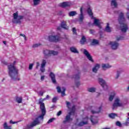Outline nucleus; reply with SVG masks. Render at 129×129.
<instances>
[{"label": "nucleus", "mask_w": 129, "mask_h": 129, "mask_svg": "<svg viewBox=\"0 0 129 129\" xmlns=\"http://www.w3.org/2000/svg\"><path fill=\"white\" fill-rule=\"evenodd\" d=\"M102 67L103 69H108V68H111V67H112V66L109 65V64H102Z\"/></svg>", "instance_id": "obj_27"}, {"label": "nucleus", "mask_w": 129, "mask_h": 129, "mask_svg": "<svg viewBox=\"0 0 129 129\" xmlns=\"http://www.w3.org/2000/svg\"><path fill=\"white\" fill-rule=\"evenodd\" d=\"M86 42V39L85 36H83L81 40V43L84 44Z\"/></svg>", "instance_id": "obj_35"}, {"label": "nucleus", "mask_w": 129, "mask_h": 129, "mask_svg": "<svg viewBox=\"0 0 129 129\" xmlns=\"http://www.w3.org/2000/svg\"><path fill=\"white\" fill-rule=\"evenodd\" d=\"M49 98H50V96L49 95H47L46 98H44V99H39L38 104L40 105L41 114V115H39L37 118H36L31 124L27 125V129H31V128H33V127L36 126V125H39L41 121H43L44 116L46 115V112L45 103H44L43 101L44 100L48 99Z\"/></svg>", "instance_id": "obj_1"}, {"label": "nucleus", "mask_w": 129, "mask_h": 129, "mask_svg": "<svg viewBox=\"0 0 129 129\" xmlns=\"http://www.w3.org/2000/svg\"><path fill=\"white\" fill-rule=\"evenodd\" d=\"M94 24H95V25L99 27V28H101V23L100 22L99 19H94Z\"/></svg>", "instance_id": "obj_20"}, {"label": "nucleus", "mask_w": 129, "mask_h": 129, "mask_svg": "<svg viewBox=\"0 0 129 129\" xmlns=\"http://www.w3.org/2000/svg\"><path fill=\"white\" fill-rule=\"evenodd\" d=\"M44 79H45V76H41V80L42 81H43V80H44Z\"/></svg>", "instance_id": "obj_55"}, {"label": "nucleus", "mask_w": 129, "mask_h": 129, "mask_svg": "<svg viewBox=\"0 0 129 129\" xmlns=\"http://www.w3.org/2000/svg\"><path fill=\"white\" fill-rule=\"evenodd\" d=\"M61 113H62V111H58V112H57V116H60V115H61Z\"/></svg>", "instance_id": "obj_53"}, {"label": "nucleus", "mask_w": 129, "mask_h": 129, "mask_svg": "<svg viewBox=\"0 0 129 129\" xmlns=\"http://www.w3.org/2000/svg\"><path fill=\"white\" fill-rule=\"evenodd\" d=\"M61 38L60 35H50L48 36V39L50 42H58V41H60Z\"/></svg>", "instance_id": "obj_5"}, {"label": "nucleus", "mask_w": 129, "mask_h": 129, "mask_svg": "<svg viewBox=\"0 0 129 129\" xmlns=\"http://www.w3.org/2000/svg\"><path fill=\"white\" fill-rule=\"evenodd\" d=\"M13 16H14V20H13V23L21 24V20L23 19V16H18V14L17 13H14Z\"/></svg>", "instance_id": "obj_7"}, {"label": "nucleus", "mask_w": 129, "mask_h": 129, "mask_svg": "<svg viewBox=\"0 0 129 129\" xmlns=\"http://www.w3.org/2000/svg\"><path fill=\"white\" fill-rule=\"evenodd\" d=\"M111 4L112 6H114V7H116V6H117V4L116 0H112L111 1Z\"/></svg>", "instance_id": "obj_34"}, {"label": "nucleus", "mask_w": 129, "mask_h": 129, "mask_svg": "<svg viewBox=\"0 0 129 129\" xmlns=\"http://www.w3.org/2000/svg\"><path fill=\"white\" fill-rule=\"evenodd\" d=\"M57 92L58 93H60L61 92V89L60 87H59V86L57 87Z\"/></svg>", "instance_id": "obj_47"}, {"label": "nucleus", "mask_w": 129, "mask_h": 129, "mask_svg": "<svg viewBox=\"0 0 129 129\" xmlns=\"http://www.w3.org/2000/svg\"><path fill=\"white\" fill-rule=\"evenodd\" d=\"M103 129H110V128L106 127V128H103Z\"/></svg>", "instance_id": "obj_60"}, {"label": "nucleus", "mask_w": 129, "mask_h": 129, "mask_svg": "<svg viewBox=\"0 0 129 129\" xmlns=\"http://www.w3.org/2000/svg\"><path fill=\"white\" fill-rule=\"evenodd\" d=\"M98 81L99 84L101 85V86L102 87V88H103L104 90H107V89H108V86L106 82H105V81H104L103 79H102V78H99L98 79Z\"/></svg>", "instance_id": "obj_10"}, {"label": "nucleus", "mask_w": 129, "mask_h": 129, "mask_svg": "<svg viewBox=\"0 0 129 129\" xmlns=\"http://www.w3.org/2000/svg\"><path fill=\"white\" fill-rule=\"evenodd\" d=\"M41 0H33L34 5H38Z\"/></svg>", "instance_id": "obj_38"}, {"label": "nucleus", "mask_w": 129, "mask_h": 129, "mask_svg": "<svg viewBox=\"0 0 129 129\" xmlns=\"http://www.w3.org/2000/svg\"><path fill=\"white\" fill-rule=\"evenodd\" d=\"M3 127L4 129H12V126H9L7 122H5L3 124Z\"/></svg>", "instance_id": "obj_24"}, {"label": "nucleus", "mask_w": 129, "mask_h": 129, "mask_svg": "<svg viewBox=\"0 0 129 129\" xmlns=\"http://www.w3.org/2000/svg\"><path fill=\"white\" fill-rule=\"evenodd\" d=\"M90 120L93 124H96L98 122V118L95 116H91Z\"/></svg>", "instance_id": "obj_19"}, {"label": "nucleus", "mask_w": 129, "mask_h": 129, "mask_svg": "<svg viewBox=\"0 0 129 129\" xmlns=\"http://www.w3.org/2000/svg\"><path fill=\"white\" fill-rule=\"evenodd\" d=\"M87 12L91 17H93V14L91 7L88 8Z\"/></svg>", "instance_id": "obj_25"}, {"label": "nucleus", "mask_w": 129, "mask_h": 129, "mask_svg": "<svg viewBox=\"0 0 129 129\" xmlns=\"http://www.w3.org/2000/svg\"><path fill=\"white\" fill-rule=\"evenodd\" d=\"M43 54L44 55V57L45 58H47L48 57H50L51 55H58V52L57 51H54V50H44Z\"/></svg>", "instance_id": "obj_4"}, {"label": "nucleus", "mask_w": 129, "mask_h": 129, "mask_svg": "<svg viewBox=\"0 0 129 129\" xmlns=\"http://www.w3.org/2000/svg\"><path fill=\"white\" fill-rule=\"evenodd\" d=\"M62 91L61 92V96H64L65 95L66 88L64 87H62Z\"/></svg>", "instance_id": "obj_40"}, {"label": "nucleus", "mask_w": 129, "mask_h": 129, "mask_svg": "<svg viewBox=\"0 0 129 129\" xmlns=\"http://www.w3.org/2000/svg\"><path fill=\"white\" fill-rule=\"evenodd\" d=\"M83 53L84 54V55H85L88 60H90V61H91V62L94 61L91 54L89 53L88 50H87L86 49H84Z\"/></svg>", "instance_id": "obj_11"}, {"label": "nucleus", "mask_w": 129, "mask_h": 129, "mask_svg": "<svg viewBox=\"0 0 129 129\" xmlns=\"http://www.w3.org/2000/svg\"><path fill=\"white\" fill-rule=\"evenodd\" d=\"M75 106H73V109L71 112H70L68 115H67L66 119L63 121V123H67V122H70V121H72L73 119L71 118V115H74L75 114Z\"/></svg>", "instance_id": "obj_6"}, {"label": "nucleus", "mask_w": 129, "mask_h": 129, "mask_svg": "<svg viewBox=\"0 0 129 129\" xmlns=\"http://www.w3.org/2000/svg\"><path fill=\"white\" fill-rule=\"evenodd\" d=\"M123 124L125 126H129V117H128L126 119V122L123 123Z\"/></svg>", "instance_id": "obj_37"}, {"label": "nucleus", "mask_w": 129, "mask_h": 129, "mask_svg": "<svg viewBox=\"0 0 129 129\" xmlns=\"http://www.w3.org/2000/svg\"><path fill=\"white\" fill-rule=\"evenodd\" d=\"M96 90V88H95V87H91L90 88L88 89V91H89V92H92V93H93V92H95Z\"/></svg>", "instance_id": "obj_30"}, {"label": "nucleus", "mask_w": 129, "mask_h": 129, "mask_svg": "<svg viewBox=\"0 0 129 129\" xmlns=\"http://www.w3.org/2000/svg\"><path fill=\"white\" fill-rule=\"evenodd\" d=\"M118 21L120 24L121 31L123 32H126L128 29V27L127 24H124V22H125L126 20L124 16V13L122 12H120V13L119 14Z\"/></svg>", "instance_id": "obj_3"}, {"label": "nucleus", "mask_w": 129, "mask_h": 129, "mask_svg": "<svg viewBox=\"0 0 129 129\" xmlns=\"http://www.w3.org/2000/svg\"><path fill=\"white\" fill-rule=\"evenodd\" d=\"M10 123L11 124H16V123H17V122H14V121H13V120H11L10 121Z\"/></svg>", "instance_id": "obj_51"}, {"label": "nucleus", "mask_w": 129, "mask_h": 129, "mask_svg": "<svg viewBox=\"0 0 129 129\" xmlns=\"http://www.w3.org/2000/svg\"><path fill=\"white\" fill-rule=\"evenodd\" d=\"M116 116L117 114H115V113H111L110 114H109V117L112 119H114L115 117Z\"/></svg>", "instance_id": "obj_32"}, {"label": "nucleus", "mask_w": 129, "mask_h": 129, "mask_svg": "<svg viewBox=\"0 0 129 129\" xmlns=\"http://www.w3.org/2000/svg\"><path fill=\"white\" fill-rule=\"evenodd\" d=\"M110 45L113 50H116L117 49L119 46V43L118 42H116V41L114 42H110Z\"/></svg>", "instance_id": "obj_13"}, {"label": "nucleus", "mask_w": 129, "mask_h": 129, "mask_svg": "<svg viewBox=\"0 0 129 129\" xmlns=\"http://www.w3.org/2000/svg\"><path fill=\"white\" fill-rule=\"evenodd\" d=\"M88 119H89V117L88 116L86 117L84 119L85 121H82V122H80V123L78 124V126H84V125H86V124L88 123Z\"/></svg>", "instance_id": "obj_14"}, {"label": "nucleus", "mask_w": 129, "mask_h": 129, "mask_svg": "<svg viewBox=\"0 0 129 129\" xmlns=\"http://www.w3.org/2000/svg\"><path fill=\"white\" fill-rule=\"evenodd\" d=\"M66 104L68 108L70 109L71 108V105L70 102H68V101H66Z\"/></svg>", "instance_id": "obj_41"}, {"label": "nucleus", "mask_w": 129, "mask_h": 129, "mask_svg": "<svg viewBox=\"0 0 129 129\" xmlns=\"http://www.w3.org/2000/svg\"><path fill=\"white\" fill-rule=\"evenodd\" d=\"M102 106H99L97 108H95L94 106L91 107V112L92 114H98L101 113L102 111Z\"/></svg>", "instance_id": "obj_9"}, {"label": "nucleus", "mask_w": 129, "mask_h": 129, "mask_svg": "<svg viewBox=\"0 0 129 129\" xmlns=\"http://www.w3.org/2000/svg\"><path fill=\"white\" fill-rule=\"evenodd\" d=\"M72 30H73V32L74 33V34H76L77 30H76V28H75V27H74V28H73Z\"/></svg>", "instance_id": "obj_49"}, {"label": "nucleus", "mask_w": 129, "mask_h": 129, "mask_svg": "<svg viewBox=\"0 0 129 129\" xmlns=\"http://www.w3.org/2000/svg\"><path fill=\"white\" fill-rule=\"evenodd\" d=\"M20 36H22L23 37H24L25 40H26L27 37L26 35H25V34H20Z\"/></svg>", "instance_id": "obj_48"}, {"label": "nucleus", "mask_w": 129, "mask_h": 129, "mask_svg": "<svg viewBox=\"0 0 129 129\" xmlns=\"http://www.w3.org/2000/svg\"><path fill=\"white\" fill-rule=\"evenodd\" d=\"M59 5L60 7L64 8L71 6V4L70 2H63L62 3H60Z\"/></svg>", "instance_id": "obj_17"}, {"label": "nucleus", "mask_w": 129, "mask_h": 129, "mask_svg": "<svg viewBox=\"0 0 129 129\" xmlns=\"http://www.w3.org/2000/svg\"><path fill=\"white\" fill-rule=\"evenodd\" d=\"M3 43H4V44H5V45H6V41H3Z\"/></svg>", "instance_id": "obj_57"}, {"label": "nucleus", "mask_w": 129, "mask_h": 129, "mask_svg": "<svg viewBox=\"0 0 129 129\" xmlns=\"http://www.w3.org/2000/svg\"><path fill=\"white\" fill-rule=\"evenodd\" d=\"M15 64H16V61H14V64L8 66L9 74L12 80L19 81L20 78H18V70L15 66Z\"/></svg>", "instance_id": "obj_2"}, {"label": "nucleus", "mask_w": 129, "mask_h": 129, "mask_svg": "<svg viewBox=\"0 0 129 129\" xmlns=\"http://www.w3.org/2000/svg\"><path fill=\"white\" fill-rule=\"evenodd\" d=\"M74 78H75V83L77 87H79L81 85L80 82L79 81L80 78V75L79 74H77L74 77Z\"/></svg>", "instance_id": "obj_12"}, {"label": "nucleus", "mask_w": 129, "mask_h": 129, "mask_svg": "<svg viewBox=\"0 0 129 129\" xmlns=\"http://www.w3.org/2000/svg\"><path fill=\"white\" fill-rule=\"evenodd\" d=\"M115 124L116 126H118L119 127H121L122 126L121 123L119 121H117Z\"/></svg>", "instance_id": "obj_39"}, {"label": "nucleus", "mask_w": 129, "mask_h": 129, "mask_svg": "<svg viewBox=\"0 0 129 129\" xmlns=\"http://www.w3.org/2000/svg\"><path fill=\"white\" fill-rule=\"evenodd\" d=\"M77 12L76 11H71V12H69V16L70 17H73L75 16V15H77Z\"/></svg>", "instance_id": "obj_29"}, {"label": "nucleus", "mask_w": 129, "mask_h": 129, "mask_svg": "<svg viewBox=\"0 0 129 129\" xmlns=\"http://www.w3.org/2000/svg\"><path fill=\"white\" fill-rule=\"evenodd\" d=\"M33 65H34V64H33V63L29 64V70H32V68L33 67Z\"/></svg>", "instance_id": "obj_46"}, {"label": "nucleus", "mask_w": 129, "mask_h": 129, "mask_svg": "<svg viewBox=\"0 0 129 129\" xmlns=\"http://www.w3.org/2000/svg\"><path fill=\"white\" fill-rule=\"evenodd\" d=\"M121 73V71H117L116 72V74L115 76V79H118L119 77H120V76Z\"/></svg>", "instance_id": "obj_28"}, {"label": "nucleus", "mask_w": 129, "mask_h": 129, "mask_svg": "<svg viewBox=\"0 0 129 129\" xmlns=\"http://www.w3.org/2000/svg\"><path fill=\"white\" fill-rule=\"evenodd\" d=\"M122 39H123L122 37H120L119 38H117V40H122Z\"/></svg>", "instance_id": "obj_56"}, {"label": "nucleus", "mask_w": 129, "mask_h": 129, "mask_svg": "<svg viewBox=\"0 0 129 129\" xmlns=\"http://www.w3.org/2000/svg\"><path fill=\"white\" fill-rule=\"evenodd\" d=\"M54 120H55V118H51V119H49V120H48L47 122L48 124H49L50 123H52V122H53Z\"/></svg>", "instance_id": "obj_42"}, {"label": "nucleus", "mask_w": 129, "mask_h": 129, "mask_svg": "<svg viewBox=\"0 0 129 129\" xmlns=\"http://www.w3.org/2000/svg\"><path fill=\"white\" fill-rule=\"evenodd\" d=\"M105 30L106 32H111V28H110V27H109V23H107V26L106 27V28L105 29Z\"/></svg>", "instance_id": "obj_31"}, {"label": "nucleus", "mask_w": 129, "mask_h": 129, "mask_svg": "<svg viewBox=\"0 0 129 129\" xmlns=\"http://www.w3.org/2000/svg\"><path fill=\"white\" fill-rule=\"evenodd\" d=\"M39 94V95L43 96L44 95V92H42V91H40Z\"/></svg>", "instance_id": "obj_50"}, {"label": "nucleus", "mask_w": 129, "mask_h": 129, "mask_svg": "<svg viewBox=\"0 0 129 129\" xmlns=\"http://www.w3.org/2000/svg\"><path fill=\"white\" fill-rule=\"evenodd\" d=\"M57 100V97H54V98H52V101L53 102V103H55V102H56Z\"/></svg>", "instance_id": "obj_45"}, {"label": "nucleus", "mask_w": 129, "mask_h": 129, "mask_svg": "<svg viewBox=\"0 0 129 129\" xmlns=\"http://www.w3.org/2000/svg\"><path fill=\"white\" fill-rule=\"evenodd\" d=\"M40 66V63L39 62H37L36 63V69H38V67Z\"/></svg>", "instance_id": "obj_54"}, {"label": "nucleus", "mask_w": 129, "mask_h": 129, "mask_svg": "<svg viewBox=\"0 0 129 129\" xmlns=\"http://www.w3.org/2000/svg\"><path fill=\"white\" fill-rule=\"evenodd\" d=\"M16 100L18 103H22L23 100L22 97H16Z\"/></svg>", "instance_id": "obj_33"}, {"label": "nucleus", "mask_w": 129, "mask_h": 129, "mask_svg": "<svg viewBox=\"0 0 129 129\" xmlns=\"http://www.w3.org/2000/svg\"><path fill=\"white\" fill-rule=\"evenodd\" d=\"M61 28H63L64 29H66V30H68L69 27L66 25V22L65 21H62V22H61Z\"/></svg>", "instance_id": "obj_26"}, {"label": "nucleus", "mask_w": 129, "mask_h": 129, "mask_svg": "<svg viewBox=\"0 0 129 129\" xmlns=\"http://www.w3.org/2000/svg\"><path fill=\"white\" fill-rule=\"evenodd\" d=\"M115 95H116L115 92H112L111 95H110L109 97V101H112V100H113V98H114V96Z\"/></svg>", "instance_id": "obj_23"}, {"label": "nucleus", "mask_w": 129, "mask_h": 129, "mask_svg": "<svg viewBox=\"0 0 129 129\" xmlns=\"http://www.w3.org/2000/svg\"><path fill=\"white\" fill-rule=\"evenodd\" d=\"M80 13H81V14L79 18V22L80 23H82L84 19V16L83 14V7H81L80 9Z\"/></svg>", "instance_id": "obj_16"}, {"label": "nucleus", "mask_w": 129, "mask_h": 129, "mask_svg": "<svg viewBox=\"0 0 129 129\" xmlns=\"http://www.w3.org/2000/svg\"><path fill=\"white\" fill-rule=\"evenodd\" d=\"M47 62L46 61V60L43 59L42 60L41 64V68H40V71H41V72L43 73L45 72V66Z\"/></svg>", "instance_id": "obj_15"}, {"label": "nucleus", "mask_w": 129, "mask_h": 129, "mask_svg": "<svg viewBox=\"0 0 129 129\" xmlns=\"http://www.w3.org/2000/svg\"><path fill=\"white\" fill-rule=\"evenodd\" d=\"M127 91H129V85H128V87L127 88Z\"/></svg>", "instance_id": "obj_58"}, {"label": "nucleus", "mask_w": 129, "mask_h": 129, "mask_svg": "<svg viewBox=\"0 0 129 129\" xmlns=\"http://www.w3.org/2000/svg\"><path fill=\"white\" fill-rule=\"evenodd\" d=\"M126 18L129 20V9H127V13H126Z\"/></svg>", "instance_id": "obj_43"}, {"label": "nucleus", "mask_w": 129, "mask_h": 129, "mask_svg": "<svg viewBox=\"0 0 129 129\" xmlns=\"http://www.w3.org/2000/svg\"><path fill=\"white\" fill-rule=\"evenodd\" d=\"M128 116H129V113H128Z\"/></svg>", "instance_id": "obj_61"}, {"label": "nucleus", "mask_w": 129, "mask_h": 129, "mask_svg": "<svg viewBox=\"0 0 129 129\" xmlns=\"http://www.w3.org/2000/svg\"><path fill=\"white\" fill-rule=\"evenodd\" d=\"M60 29H61V27H57L58 30H60Z\"/></svg>", "instance_id": "obj_59"}, {"label": "nucleus", "mask_w": 129, "mask_h": 129, "mask_svg": "<svg viewBox=\"0 0 129 129\" xmlns=\"http://www.w3.org/2000/svg\"><path fill=\"white\" fill-rule=\"evenodd\" d=\"M70 50L71 52H73V53H79L78 50H77V48L76 47H71Z\"/></svg>", "instance_id": "obj_22"}, {"label": "nucleus", "mask_w": 129, "mask_h": 129, "mask_svg": "<svg viewBox=\"0 0 129 129\" xmlns=\"http://www.w3.org/2000/svg\"><path fill=\"white\" fill-rule=\"evenodd\" d=\"M100 67V64H96V65H95L94 67L93 68V72H95V73L97 72Z\"/></svg>", "instance_id": "obj_21"}, {"label": "nucleus", "mask_w": 129, "mask_h": 129, "mask_svg": "<svg viewBox=\"0 0 129 129\" xmlns=\"http://www.w3.org/2000/svg\"><path fill=\"white\" fill-rule=\"evenodd\" d=\"M40 45H41V44H40V43L34 44V45H33V48H36L37 47H38Z\"/></svg>", "instance_id": "obj_44"}, {"label": "nucleus", "mask_w": 129, "mask_h": 129, "mask_svg": "<svg viewBox=\"0 0 129 129\" xmlns=\"http://www.w3.org/2000/svg\"><path fill=\"white\" fill-rule=\"evenodd\" d=\"M49 76L51 79V81L53 83H56V78H55V75L53 73V72H50L49 74Z\"/></svg>", "instance_id": "obj_18"}, {"label": "nucleus", "mask_w": 129, "mask_h": 129, "mask_svg": "<svg viewBox=\"0 0 129 129\" xmlns=\"http://www.w3.org/2000/svg\"><path fill=\"white\" fill-rule=\"evenodd\" d=\"M92 45H97V44H99V41L98 40H96V39H94L92 42Z\"/></svg>", "instance_id": "obj_36"}, {"label": "nucleus", "mask_w": 129, "mask_h": 129, "mask_svg": "<svg viewBox=\"0 0 129 129\" xmlns=\"http://www.w3.org/2000/svg\"><path fill=\"white\" fill-rule=\"evenodd\" d=\"M90 33L91 34H94L95 33L94 30H93V29H90Z\"/></svg>", "instance_id": "obj_52"}, {"label": "nucleus", "mask_w": 129, "mask_h": 129, "mask_svg": "<svg viewBox=\"0 0 129 129\" xmlns=\"http://www.w3.org/2000/svg\"><path fill=\"white\" fill-rule=\"evenodd\" d=\"M123 106V104L120 102V99L119 98H115L113 104L112 109H114L116 107H122Z\"/></svg>", "instance_id": "obj_8"}]
</instances>
